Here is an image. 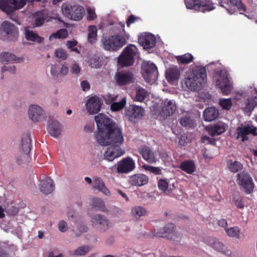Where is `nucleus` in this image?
Instances as JSON below:
<instances>
[{
	"label": "nucleus",
	"mask_w": 257,
	"mask_h": 257,
	"mask_svg": "<svg viewBox=\"0 0 257 257\" xmlns=\"http://www.w3.org/2000/svg\"><path fill=\"white\" fill-rule=\"evenodd\" d=\"M149 177L143 174H137L129 177V183L134 186L141 187L148 184Z\"/></svg>",
	"instance_id": "obj_15"
},
{
	"label": "nucleus",
	"mask_w": 257,
	"mask_h": 257,
	"mask_svg": "<svg viewBox=\"0 0 257 257\" xmlns=\"http://www.w3.org/2000/svg\"><path fill=\"white\" fill-rule=\"evenodd\" d=\"M228 169L232 173H236L241 170L243 168L242 164L238 161L228 160L227 164Z\"/></svg>",
	"instance_id": "obj_36"
},
{
	"label": "nucleus",
	"mask_w": 257,
	"mask_h": 257,
	"mask_svg": "<svg viewBox=\"0 0 257 257\" xmlns=\"http://www.w3.org/2000/svg\"><path fill=\"white\" fill-rule=\"evenodd\" d=\"M90 248L88 246L84 245L79 247L74 251H71V254L76 255H83L86 254L89 251Z\"/></svg>",
	"instance_id": "obj_49"
},
{
	"label": "nucleus",
	"mask_w": 257,
	"mask_h": 257,
	"mask_svg": "<svg viewBox=\"0 0 257 257\" xmlns=\"http://www.w3.org/2000/svg\"><path fill=\"white\" fill-rule=\"evenodd\" d=\"M236 132L237 139L241 138L243 142L248 140V135H257V128L251 123L242 124L240 126L237 128Z\"/></svg>",
	"instance_id": "obj_11"
},
{
	"label": "nucleus",
	"mask_w": 257,
	"mask_h": 257,
	"mask_svg": "<svg viewBox=\"0 0 257 257\" xmlns=\"http://www.w3.org/2000/svg\"><path fill=\"white\" fill-rule=\"evenodd\" d=\"M219 114V110L213 106L207 108L203 112L204 119L206 121L215 120L218 117Z\"/></svg>",
	"instance_id": "obj_25"
},
{
	"label": "nucleus",
	"mask_w": 257,
	"mask_h": 257,
	"mask_svg": "<svg viewBox=\"0 0 257 257\" xmlns=\"http://www.w3.org/2000/svg\"><path fill=\"white\" fill-rule=\"evenodd\" d=\"M174 225L173 223L166 224L163 228L155 229L153 236L159 237L169 238L174 232Z\"/></svg>",
	"instance_id": "obj_19"
},
{
	"label": "nucleus",
	"mask_w": 257,
	"mask_h": 257,
	"mask_svg": "<svg viewBox=\"0 0 257 257\" xmlns=\"http://www.w3.org/2000/svg\"><path fill=\"white\" fill-rule=\"evenodd\" d=\"M102 104L101 98L97 96H94L88 99L86 107L90 114H95L100 111Z\"/></svg>",
	"instance_id": "obj_13"
},
{
	"label": "nucleus",
	"mask_w": 257,
	"mask_h": 257,
	"mask_svg": "<svg viewBox=\"0 0 257 257\" xmlns=\"http://www.w3.org/2000/svg\"><path fill=\"white\" fill-rule=\"evenodd\" d=\"M225 231L227 234L230 237L240 238V230L237 226L225 228Z\"/></svg>",
	"instance_id": "obj_45"
},
{
	"label": "nucleus",
	"mask_w": 257,
	"mask_h": 257,
	"mask_svg": "<svg viewBox=\"0 0 257 257\" xmlns=\"http://www.w3.org/2000/svg\"><path fill=\"white\" fill-rule=\"evenodd\" d=\"M238 184L240 185L245 191L246 194L251 193L254 189V183L250 175L245 171H242L237 175Z\"/></svg>",
	"instance_id": "obj_9"
},
{
	"label": "nucleus",
	"mask_w": 257,
	"mask_h": 257,
	"mask_svg": "<svg viewBox=\"0 0 257 257\" xmlns=\"http://www.w3.org/2000/svg\"><path fill=\"white\" fill-rule=\"evenodd\" d=\"M25 4V0H0V8L8 14L22 8Z\"/></svg>",
	"instance_id": "obj_7"
},
{
	"label": "nucleus",
	"mask_w": 257,
	"mask_h": 257,
	"mask_svg": "<svg viewBox=\"0 0 257 257\" xmlns=\"http://www.w3.org/2000/svg\"><path fill=\"white\" fill-rule=\"evenodd\" d=\"M132 212L137 218L145 215L146 214V210L141 206H135L133 207Z\"/></svg>",
	"instance_id": "obj_51"
},
{
	"label": "nucleus",
	"mask_w": 257,
	"mask_h": 257,
	"mask_svg": "<svg viewBox=\"0 0 257 257\" xmlns=\"http://www.w3.org/2000/svg\"><path fill=\"white\" fill-rule=\"evenodd\" d=\"M219 104L223 109L228 110L231 107L232 101L230 98L221 99L219 101Z\"/></svg>",
	"instance_id": "obj_53"
},
{
	"label": "nucleus",
	"mask_w": 257,
	"mask_h": 257,
	"mask_svg": "<svg viewBox=\"0 0 257 257\" xmlns=\"http://www.w3.org/2000/svg\"><path fill=\"white\" fill-rule=\"evenodd\" d=\"M138 41L140 45L142 46L145 49L147 50L152 48L155 46L156 39L154 35L145 33L139 37Z\"/></svg>",
	"instance_id": "obj_14"
},
{
	"label": "nucleus",
	"mask_w": 257,
	"mask_h": 257,
	"mask_svg": "<svg viewBox=\"0 0 257 257\" xmlns=\"http://www.w3.org/2000/svg\"><path fill=\"white\" fill-rule=\"evenodd\" d=\"M117 95H113L109 94L106 95V96L104 97V99L106 104H111L113 102H115L117 99Z\"/></svg>",
	"instance_id": "obj_57"
},
{
	"label": "nucleus",
	"mask_w": 257,
	"mask_h": 257,
	"mask_svg": "<svg viewBox=\"0 0 257 257\" xmlns=\"http://www.w3.org/2000/svg\"><path fill=\"white\" fill-rule=\"evenodd\" d=\"M138 49L133 44L127 46L118 58V64L122 67L132 66L134 63Z\"/></svg>",
	"instance_id": "obj_3"
},
{
	"label": "nucleus",
	"mask_w": 257,
	"mask_h": 257,
	"mask_svg": "<svg viewBox=\"0 0 257 257\" xmlns=\"http://www.w3.org/2000/svg\"><path fill=\"white\" fill-rule=\"evenodd\" d=\"M93 207L97 208L100 211L106 212L107 209L105 207L104 202L101 198H94L91 201Z\"/></svg>",
	"instance_id": "obj_40"
},
{
	"label": "nucleus",
	"mask_w": 257,
	"mask_h": 257,
	"mask_svg": "<svg viewBox=\"0 0 257 257\" xmlns=\"http://www.w3.org/2000/svg\"><path fill=\"white\" fill-rule=\"evenodd\" d=\"M230 4L236 7L240 14H242L246 11V7L241 0H229Z\"/></svg>",
	"instance_id": "obj_50"
},
{
	"label": "nucleus",
	"mask_w": 257,
	"mask_h": 257,
	"mask_svg": "<svg viewBox=\"0 0 257 257\" xmlns=\"http://www.w3.org/2000/svg\"><path fill=\"white\" fill-rule=\"evenodd\" d=\"M55 55L57 57L61 58L62 60H65L67 58V55L66 52L62 49H58L56 50Z\"/></svg>",
	"instance_id": "obj_60"
},
{
	"label": "nucleus",
	"mask_w": 257,
	"mask_h": 257,
	"mask_svg": "<svg viewBox=\"0 0 257 257\" xmlns=\"http://www.w3.org/2000/svg\"><path fill=\"white\" fill-rule=\"evenodd\" d=\"M87 19L89 21H93L96 18L95 10L93 8H88L87 9Z\"/></svg>",
	"instance_id": "obj_55"
},
{
	"label": "nucleus",
	"mask_w": 257,
	"mask_h": 257,
	"mask_svg": "<svg viewBox=\"0 0 257 257\" xmlns=\"http://www.w3.org/2000/svg\"><path fill=\"white\" fill-rule=\"evenodd\" d=\"M2 72L4 73L6 71H9L12 74H15L16 71V67L14 65L12 66H4L2 68Z\"/></svg>",
	"instance_id": "obj_61"
},
{
	"label": "nucleus",
	"mask_w": 257,
	"mask_h": 257,
	"mask_svg": "<svg viewBox=\"0 0 257 257\" xmlns=\"http://www.w3.org/2000/svg\"><path fill=\"white\" fill-rule=\"evenodd\" d=\"M210 245L215 250L221 252H225V248L224 244L216 239H213L210 242Z\"/></svg>",
	"instance_id": "obj_44"
},
{
	"label": "nucleus",
	"mask_w": 257,
	"mask_h": 257,
	"mask_svg": "<svg viewBox=\"0 0 257 257\" xmlns=\"http://www.w3.org/2000/svg\"><path fill=\"white\" fill-rule=\"evenodd\" d=\"M158 186L159 189L166 194H170L175 188L174 184L169 185L166 179H161L159 180Z\"/></svg>",
	"instance_id": "obj_30"
},
{
	"label": "nucleus",
	"mask_w": 257,
	"mask_h": 257,
	"mask_svg": "<svg viewBox=\"0 0 257 257\" xmlns=\"http://www.w3.org/2000/svg\"><path fill=\"white\" fill-rule=\"evenodd\" d=\"M144 109L136 105H130L125 108V116L130 121L136 122L144 116Z\"/></svg>",
	"instance_id": "obj_6"
},
{
	"label": "nucleus",
	"mask_w": 257,
	"mask_h": 257,
	"mask_svg": "<svg viewBox=\"0 0 257 257\" xmlns=\"http://www.w3.org/2000/svg\"><path fill=\"white\" fill-rule=\"evenodd\" d=\"M200 0H185V3L187 9L194 10L197 11Z\"/></svg>",
	"instance_id": "obj_54"
},
{
	"label": "nucleus",
	"mask_w": 257,
	"mask_h": 257,
	"mask_svg": "<svg viewBox=\"0 0 257 257\" xmlns=\"http://www.w3.org/2000/svg\"><path fill=\"white\" fill-rule=\"evenodd\" d=\"M139 153L142 156L143 159L150 164L155 163L156 158L153 151L148 147L144 146L139 148Z\"/></svg>",
	"instance_id": "obj_18"
},
{
	"label": "nucleus",
	"mask_w": 257,
	"mask_h": 257,
	"mask_svg": "<svg viewBox=\"0 0 257 257\" xmlns=\"http://www.w3.org/2000/svg\"><path fill=\"white\" fill-rule=\"evenodd\" d=\"M182 237V235L181 233L174 231L168 238L172 241L179 242L181 240Z\"/></svg>",
	"instance_id": "obj_56"
},
{
	"label": "nucleus",
	"mask_w": 257,
	"mask_h": 257,
	"mask_svg": "<svg viewBox=\"0 0 257 257\" xmlns=\"http://www.w3.org/2000/svg\"><path fill=\"white\" fill-rule=\"evenodd\" d=\"M142 74L145 80H157L158 71L154 63L144 62L142 65Z\"/></svg>",
	"instance_id": "obj_8"
},
{
	"label": "nucleus",
	"mask_w": 257,
	"mask_h": 257,
	"mask_svg": "<svg viewBox=\"0 0 257 257\" xmlns=\"http://www.w3.org/2000/svg\"><path fill=\"white\" fill-rule=\"evenodd\" d=\"M234 201L235 202V205L238 208L243 209L244 208V205L241 198L238 197V199H236V197H234Z\"/></svg>",
	"instance_id": "obj_64"
},
{
	"label": "nucleus",
	"mask_w": 257,
	"mask_h": 257,
	"mask_svg": "<svg viewBox=\"0 0 257 257\" xmlns=\"http://www.w3.org/2000/svg\"><path fill=\"white\" fill-rule=\"evenodd\" d=\"M213 77L215 79V80H229L230 79L228 71L223 67L215 69L213 73Z\"/></svg>",
	"instance_id": "obj_23"
},
{
	"label": "nucleus",
	"mask_w": 257,
	"mask_h": 257,
	"mask_svg": "<svg viewBox=\"0 0 257 257\" xmlns=\"http://www.w3.org/2000/svg\"><path fill=\"white\" fill-rule=\"evenodd\" d=\"M94 188L99 190L105 195H110L109 190L105 186V184L100 178H96L94 180Z\"/></svg>",
	"instance_id": "obj_32"
},
{
	"label": "nucleus",
	"mask_w": 257,
	"mask_h": 257,
	"mask_svg": "<svg viewBox=\"0 0 257 257\" xmlns=\"http://www.w3.org/2000/svg\"><path fill=\"white\" fill-rule=\"evenodd\" d=\"M142 168L146 171H149L155 175H161L162 174V170L159 167H156L147 164H144L143 165Z\"/></svg>",
	"instance_id": "obj_52"
},
{
	"label": "nucleus",
	"mask_w": 257,
	"mask_h": 257,
	"mask_svg": "<svg viewBox=\"0 0 257 257\" xmlns=\"http://www.w3.org/2000/svg\"><path fill=\"white\" fill-rule=\"evenodd\" d=\"M197 11L205 13L212 10L214 9L213 4L209 1H201L198 3Z\"/></svg>",
	"instance_id": "obj_35"
},
{
	"label": "nucleus",
	"mask_w": 257,
	"mask_h": 257,
	"mask_svg": "<svg viewBox=\"0 0 257 257\" xmlns=\"http://www.w3.org/2000/svg\"><path fill=\"white\" fill-rule=\"evenodd\" d=\"M129 38L128 34L123 30L122 33L110 37H103L101 40V46L105 50L116 51L125 45Z\"/></svg>",
	"instance_id": "obj_2"
},
{
	"label": "nucleus",
	"mask_w": 257,
	"mask_h": 257,
	"mask_svg": "<svg viewBox=\"0 0 257 257\" xmlns=\"http://www.w3.org/2000/svg\"><path fill=\"white\" fill-rule=\"evenodd\" d=\"M202 142L203 143H207L208 144L215 145L216 144L215 140L212 138H210L207 136H202L201 138Z\"/></svg>",
	"instance_id": "obj_58"
},
{
	"label": "nucleus",
	"mask_w": 257,
	"mask_h": 257,
	"mask_svg": "<svg viewBox=\"0 0 257 257\" xmlns=\"http://www.w3.org/2000/svg\"><path fill=\"white\" fill-rule=\"evenodd\" d=\"M59 229L61 232H65L67 230V223L65 221L61 220L58 224Z\"/></svg>",
	"instance_id": "obj_63"
},
{
	"label": "nucleus",
	"mask_w": 257,
	"mask_h": 257,
	"mask_svg": "<svg viewBox=\"0 0 257 257\" xmlns=\"http://www.w3.org/2000/svg\"><path fill=\"white\" fill-rule=\"evenodd\" d=\"M98 131L95 136L97 142L102 146L109 147L104 154V159L112 162L123 155L125 152L120 147L123 142L121 129L106 115L99 113L95 116Z\"/></svg>",
	"instance_id": "obj_1"
},
{
	"label": "nucleus",
	"mask_w": 257,
	"mask_h": 257,
	"mask_svg": "<svg viewBox=\"0 0 257 257\" xmlns=\"http://www.w3.org/2000/svg\"><path fill=\"white\" fill-rule=\"evenodd\" d=\"M140 18L139 17H136L133 15H130L126 20V25L127 27H130V26L135 23L136 21L140 20Z\"/></svg>",
	"instance_id": "obj_59"
},
{
	"label": "nucleus",
	"mask_w": 257,
	"mask_h": 257,
	"mask_svg": "<svg viewBox=\"0 0 257 257\" xmlns=\"http://www.w3.org/2000/svg\"><path fill=\"white\" fill-rule=\"evenodd\" d=\"M216 87L219 91L225 95L229 94L233 89V85L230 81H216Z\"/></svg>",
	"instance_id": "obj_26"
},
{
	"label": "nucleus",
	"mask_w": 257,
	"mask_h": 257,
	"mask_svg": "<svg viewBox=\"0 0 257 257\" xmlns=\"http://www.w3.org/2000/svg\"><path fill=\"white\" fill-rule=\"evenodd\" d=\"M87 230L88 227L83 223H77L76 227L73 229V232L77 237L79 236L82 233L86 232Z\"/></svg>",
	"instance_id": "obj_47"
},
{
	"label": "nucleus",
	"mask_w": 257,
	"mask_h": 257,
	"mask_svg": "<svg viewBox=\"0 0 257 257\" xmlns=\"http://www.w3.org/2000/svg\"><path fill=\"white\" fill-rule=\"evenodd\" d=\"M31 139L28 136L23 137L22 140L21 149L25 154L28 155L30 152L31 150Z\"/></svg>",
	"instance_id": "obj_37"
},
{
	"label": "nucleus",
	"mask_w": 257,
	"mask_h": 257,
	"mask_svg": "<svg viewBox=\"0 0 257 257\" xmlns=\"http://www.w3.org/2000/svg\"><path fill=\"white\" fill-rule=\"evenodd\" d=\"M182 89L184 90L196 91L199 90L202 87L203 81H180Z\"/></svg>",
	"instance_id": "obj_24"
},
{
	"label": "nucleus",
	"mask_w": 257,
	"mask_h": 257,
	"mask_svg": "<svg viewBox=\"0 0 257 257\" xmlns=\"http://www.w3.org/2000/svg\"><path fill=\"white\" fill-rule=\"evenodd\" d=\"M20 60V59L17 58L14 54L9 52L2 53L0 55V62L3 63L19 62Z\"/></svg>",
	"instance_id": "obj_33"
},
{
	"label": "nucleus",
	"mask_w": 257,
	"mask_h": 257,
	"mask_svg": "<svg viewBox=\"0 0 257 257\" xmlns=\"http://www.w3.org/2000/svg\"><path fill=\"white\" fill-rule=\"evenodd\" d=\"M176 110V106L171 101L166 100L163 103L162 112L166 116L172 115Z\"/></svg>",
	"instance_id": "obj_28"
},
{
	"label": "nucleus",
	"mask_w": 257,
	"mask_h": 257,
	"mask_svg": "<svg viewBox=\"0 0 257 257\" xmlns=\"http://www.w3.org/2000/svg\"><path fill=\"white\" fill-rule=\"evenodd\" d=\"M207 77L206 70L205 67L196 66L190 69L186 73L185 78L188 80H205Z\"/></svg>",
	"instance_id": "obj_10"
},
{
	"label": "nucleus",
	"mask_w": 257,
	"mask_h": 257,
	"mask_svg": "<svg viewBox=\"0 0 257 257\" xmlns=\"http://www.w3.org/2000/svg\"><path fill=\"white\" fill-rule=\"evenodd\" d=\"M19 31L13 23L5 21L0 27V36L4 40L15 41L17 40Z\"/></svg>",
	"instance_id": "obj_5"
},
{
	"label": "nucleus",
	"mask_w": 257,
	"mask_h": 257,
	"mask_svg": "<svg viewBox=\"0 0 257 257\" xmlns=\"http://www.w3.org/2000/svg\"><path fill=\"white\" fill-rule=\"evenodd\" d=\"M67 36V30L62 29L51 34L49 37V40L52 41L53 39H64Z\"/></svg>",
	"instance_id": "obj_43"
},
{
	"label": "nucleus",
	"mask_w": 257,
	"mask_h": 257,
	"mask_svg": "<svg viewBox=\"0 0 257 257\" xmlns=\"http://www.w3.org/2000/svg\"><path fill=\"white\" fill-rule=\"evenodd\" d=\"M177 62L181 64H187L192 62L194 57L190 53H186L184 55L176 56Z\"/></svg>",
	"instance_id": "obj_39"
},
{
	"label": "nucleus",
	"mask_w": 257,
	"mask_h": 257,
	"mask_svg": "<svg viewBox=\"0 0 257 257\" xmlns=\"http://www.w3.org/2000/svg\"><path fill=\"white\" fill-rule=\"evenodd\" d=\"M45 18L44 16L39 17L35 19L34 25L36 27H39L45 23Z\"/></svg>",
	"instance_id": "obj_62"
},
{
	"label": "nucleus",
	"mask_w": 257,
	"mask_h": 257,
	"mask_svg": "<svg viewBox=\"0 0 257 257\" xmlns=\"http://www.w3.org/2000/svg\"><path fill=\"white\" fill-rule=\"evenodd\" d=\"M225 131V127L224 123H217L211 126L208 128V133L212 137L219 135Z\"/></svg>",
	"instance_id": "obj_31"
},
{
	"label": "nucleus",
	"mask_w": 257,
	"mask_h": 257,
	"mask_svg": "<svg viewBox=\"0 0 257 257\" xmlns=\"http://www.w3.org/2000/svg\"><path fill=\"white\" fill-rule=\"evenodd\" d=\"M135 168V163L132 158L126 157L116 164V172L119 174L128 173Z\"/></svg>",
	"instance_id": "obj_12"
},
{
	"label": "nucleus",
	"mask_w": 257,
	"mask_h": 257,
	"mask_svg": "<svg viewBox=\"0 0 257 257\" xmlns=\"http://www.w3.org/2000/svg\"><path fill=\"white\" fill-rule=\"evenodd\" d=\"M62 13L66 17L74 20L79 21L82 19L84 14V8L79 5H71L68 3H64L61 7Z\"/></svg>",
	"instance_id": "obj_4"
},
{
	"label": "nucleus",
	"mask_w": 257,
	"mask_h": 257,
	"mask_svg": "<svg viewBox=\"0 0 257 257\" xmlns=\"http://www.w3.org/2000/svg\"><path fill=\"white\" fill-rule=\"evenodd\" d=\"M89 65L93 68H98L104 64L103 57L94 55L92 56L88 60Z\"/></svg>",
	"instance_id": "obj_34"
},
{
	"label": "nucleus",
	"mask_w": 257,
	"mask_h": 257,
	"mask_svg": "<svg viewBox=\"0 0 257 257\" xmlns=\"http://www.w3.org/2000/svg\"><path fill=\"white\" fill-rule=\"evenodd\" d=\"M25 34L26 39L29 41L37 42L41 43L44 40V39L42 37L39 36L37 33L33 31L26 30Z\"/></svg>",
	"instance_id": "obj_38"
},
{
	"label": "nucleus",
	"mask_w": 257,
	"mask_h": 257,
	"mask_svg": "<svg viewBox=\"0 0 257 257\" xmlns=\"http://www.w3.org/2000/svg\"><path fill=\"white\" fill-rule=\"evenodd\" d=\"M134 69L132 68L128 70H124L116 72V80H133L134 79Z\"/></svg>",
	"instance_id": "obj_27"
},
{
	"label": "nucleus",
	"mask_w": 257,
	"mask_h": 257,
	"mask_svg": "<svg viewBox=\"0 0 257 257\" xmlns=\"http://www.w3.org/2000/svg\"><path fill=\"white\" fill-rule=\"evenodd\" d=\"M126 102V98L123 97L119 102H113L110 105V109L113 111H119L124 107Z\"/></svg>",
	"instance_id": "obj_42"
},
{
	"label": "nucleus",
	"mask_w": 257,
	"mask_h": 257,
	"mask_svg": "<svg viewBox=\"0 0 257 257\" xmlns=\"http://www.w3.org/2000/svg\"><path fill=\"white\" fill-rule=\"evenodd\" d=\"M180 124L184 127H194L195 122L189 116H183L180 119Z\"/></svg>",
	"instance_id": "obj_46"
},
{
	"label": "nucleus",
	"mask_w": 257,
	"mask_h": 257,
	"mask_svg": "<svg viewBox=\"0 0 257 257\" xmlns=\"http://www.w3.org/2000/svg\"><path fill=\"white\" fill-rule=\"evenodd\" d=\"M180 169L188 174H192L195 172L196 166L194 162L192 160H188L182 162L180 165Z\"/></svg>",
	"instance_id": "obj_29"
},
{
	"label": "nucleus",
	"mask_w": 257,
	"mask_h": 257,
	"mask_svg": "<svg viewBox=\"0 0 257 257\" xmlns=\"http://www.w3.org/2000/svg\"><path fill=\"white\" fill-rule=\"evenodd\" d=\"M93 225L99 224V229L101 231H105L109 228V221L106 217L101 214L93 215L91 219Z\"/></svg>",
	"instance_id": "obj_16"
},
{
	"label": "nucleus",
	"mask_w": 257,
	"mask_h": 257,
	"mask_svg": "<svg viewBox=\"0 0 257 257\" xmlns=\"http://www.w3.org/2000/svg\"><path fill=\"white\" fill-rule=\"evenodd\" d=\"M55 188L54 183L49 177L43 179L40 184V191L45 194L51 193Z\"/></svg>",
	"instance_id": "obj_20"
},
{
	"label": "nucleus",
	"mask_w": 257,
	"mask_h": 257,
	"mask_svg": "<svg viewBox=\"0 0 257 257\" xmlns=\"http://www.w3.org/2000/svg\"><path fill=\"white\" fill-rule=\"evenodd\" d=\"M28 114L29 117L34 122L39 121L44 117L43 109L36 105H31L30 106Z\"/></svg>",
	"instance_id": "obj_17"
},
{
	"label": "nucleus",
	"mask_w": 257,
	"mask_h": 257,
	"mask_svg": "<svg viewBox=\"0 0 257 257\" xmlns=\"http://www.w3.org/2000/svg\"><path fill=\"white\" fill-rule=\"evenodd\" d=\"M180 74V69L177 66L170 67L165 71V76L167 80H178Z\"/></svg>",
	"instance_id": "obj_22"
},
{
	"label": "nucleus",
	"mask_w": 257,
	"mask_h": 257,
	"mask_svg": "<svg viewBox=\"0 0 257 257\" xmlns=\"http://www.w3.org/2000/svg\"><path fill=\"white\" fill-rule=\"evenodd\" d=\"M148 93L145 89L140 88L136 91L135 100L136 101L142 102L144 100Z\"/></svg>",
	"instance_id": "obj_48"
},
{
	"label": "nucleus",
	"mask_w": 257,
	"mask_h": 257,
	"mask_svg": "<svg viewBox=\"0 0 257 257\" xmlns=\"http://www.w3.org/2000/svg\"><path fill=\"white\" fill-rule=\"evenodd\" d=\"M97 28L95 26H89L88 27V41L89 43L93 44L96 40Z\"/></svg>",
	"instance_id": "obj_41"
},
{
	"label": "nucleus",
	"mask_w": 257,
	"mask_h": 257,
	"mask_svg": "<svg viewBox=\"0 0 257 257\" xmlns=\"http://www.w3.org/2000/svg\"><path fill=\"white\" fill-rule=\"evenodd\" d=\"M48 128L49 134L53 137L57 138L61 134L62 126L57 120H49Z\"/></svg>",
	"instance_id": "obj_21"
}]
</instances>
